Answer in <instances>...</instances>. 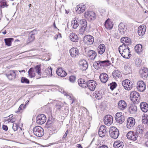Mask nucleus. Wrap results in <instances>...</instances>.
<instances>
[{"instance_id": "1", "label": "nucleus", "mask_w": 148, "mask_h": 148, "mask_svg": "<svg viewBox=\"0 0 148 148\" xmlns=\"http://www.w3.org/2000/svg\"><path fill=\"white\" fill-rule=\"evenodd\" d=\"M131 100L134 103L138 104L140 102V97L139 94L136 91H133L130 94Z\"/></svg>"}, {"instance_id": "2", "label": "nucleus", "mask_w": 148, "mask_h": 148, "mask_svg": "<svg viewBox=\"0 0 148 148\" xmlns=\"http://www.w3.org/2000/svg\"><path fill=\"white\" fill-rule=\"evenodd\" d=\"M109 133L110 136L114 139H116L119 136V134L118 130L114 127H110Z\"/></svg>"}, {"instance_id": "3", "label": "nucleus", "mask_w": 148, "mask_h": 148, "mask_svg": "<svg viewBox=\"0 0 148 148\" xmlns=\"http://www.w3.org/2000/svg\"><path fill=\"white\" fill-rule=\"evenodd\" d=\"M33 132L35 135L39 137L43 136L44 134V130L40 126H36L34 127Z\"/></svg>"}, {"instance_id": "4", "label": "nucleus", "mask_w": 148, "mask_h": 148, "mask_svg": "<svg viewBox=\"0 0 148 148\" xmlns=\"http://www.w3.org/2000/svg\"><path fill=\"white\" fill-rule=\"evenodd\" d=\"M124 114L121 112H118L115 115V119L118 123L122 124L124 122L125 118Z\"/></svg>"}, {"instance_id": "5", "label": "nucleus", "mask_w": 148, "mask_h": 148, "mask_svg": "<svg viewBox=\"0 0 148 148\" xmlns=\"http://www.w3.org/2000/svg\"><path fill=\"white\" fill-rule=\"evenodd\" d=\"M122 85L125 89L129 90L132 88L133 84L131 81L126 79L122 82Z\"/></svg>"}, {"instance_id": "6", "label": "nucleus", "mask_w": 148, "mask_h": 148, "mask_svg": "<svg viewBox=\"0 0 148 148\" xmlns=\"http://www.w3.org/2000/svg\"><path fill=\"white\" fill-rule=\"evenodd\" d=\"M84 16L88 20L90 21L94 20L96 18L95 13L92 11H88L85 13Z\"/></svg>"}, {"instance_id": "7", "label": "nucleus", "mask_w": 148, "mask_h": 148, "mask_svg": "<svg viewBox=\"0 0 148 148\" xmlns=\"http://www.w3.org/2000/svg\"><path fill=\"white\" fill-rule=\"evenodd\" d=\"M86 87L91 91H94L97 86L96 82L94 80H90L87 81Z\"/></svg>"}, {"instance_id": "8", "label": "nucleus", "mask_w": 148, "mask_h": 148, "mask_svg": "<svg viewBox=\"0 0 148 148\" xmlns=\"http://www.w3.org/2000/svg\"><path fill=\"white\" fill-rule=\"evenodd\" d=\"M94 40V38L92 36L87 35L84 36L83 41L85 44L89 45L93 43Z\"/></svg>"}, {"instance_id": "9", "label": "nucleus", "mask_w": 148, "mask_h": 148, "mask_svg": "<svg viewBox=\"0 0 148 148\" xmlns=\"http://www.w3.org/2000/svg\"><path fill=\"white\" fill-rule=\"evenodd\" d=\"M135 124V120L134 118L130 117L128 118L127 120L126 126L129 129H132Z\"/></svg>"}, {"instance_id": "10", "label": "nucleus", "mask_w": 148, "mask_h": 148, "mask_svg": "<svg viewBox=\"0 0 148 148\" xmlns=\"http://www.w3.org/2000/svg\"><path fill=\"white\" fill-rule=\"evenodd\" d=\"M97 56V53L95 51L89 50L87 53V57L90 60H94Z\"/></svg>"}, {"instance_id": "11", "label": "nucleus", "mask_w": 148, "mask_h": 148, "mask_svg": "<svg viewBox=\"0 0 148 148\" xmlns=\"http://www.w3.org/2000/svg\"><path fill=\"white\" fill-rule=\"evenodd\" d=\"M127 137L129 139L135 140L137 139L138 135L135 132L131 131L127 134Z\"/></svg>"}, {"instance_id": "12", "label": "nucleus", "mask_w": 148, "mask_h": 148, "mask_svg": "<svg viewBox=\"0 0 148 148\" xmlns=\"http://www.w3.org/2000/svg\"><path fill=\"white\" fill-rule=\"evenodd\" d=\"M103 121L105 125L110 126L113 123V117L110 115H107L105 116Z\"/></svg>"}, {"instance_id": "13", "label": "nucleus", "mask_w": 148, "mask_h": 148, "mask_svg": "<svg viewBox=\"0 0 148 148\" xmlns=\"http://www.w3.org/2000/svg\"><path fill=\"white\" fill-rule=\"evenodd\" d=\"M137 88L138 91L143 92L146 89V85L142 81H138L137 83Z\"/></svg>"}, {"instance_id": "14", "label": "nucleus", "mask_w": 148, "mask_h": 148, "mask_svg": "<svg viewBox=\"0 0 148 148\" xmlns=\"http://www.w3.org/2000/svg\"><path fill=\"white\" fill-rule=\"evenodd\" d=\"M46 118L44 114L38 115L36 117V122L39 124H42L46 121Z\"/></svg>"}, {"instance_id": "15", "label": "nucleus", "mask_w": 148, "mask_h": 148, "mask_svg": "<svg viewBox=\"0 0 148 148\" xmlns=\"http://www.w3.org/2000/svg\"><path fill=\"white\" fill-rule=\"evenodd\" d=\"M118 30L121 34L123 35L127 32V27L123 23H120L118 26Z\"/></svg>"}, {"instance_id": "16", "label": "nucleus", "mask_w": 148, "mask_h": 148, "mask_svg": "<svg viewBox=\"0 0 148 148\" xmlns=\"http://www.w3.org/2000/svg\"><path fill=\"white\" fill-rule=\"evenodd\" d=\"M146 27L145 25H142L140 26L138 28V33L140 36H143L146 31Z\"/></svg>"}, {"instance_id": "17", "label": "nucleus", "mask_w": 148, "mask_h": 148, "mask_svg": "<svg viewBox=\"0 0 148 148\" xmlns=\"http://www.w3.org/2000/svg\"><path fill=\"white\" fill-rule=\"evenodd\" d=\"M107 128L106 126L104 125L101 126L99 130V136L101 137H103L106 133Z\"/></svg>"}, {"instance_id": "18", "label": "nucleus", "mask_w": 148, "mask_h": 148, "mask_svg": "<svg viewBox=\"0 0 148 148\" xmlns=\"http://www.w3.org/2000/svg\"><path fill=\"white\" fill-rule=\"evenodd\" d=\"M75 9L77 13L81 14L85 10V5L83 3L79 4L77 6Z\"/></svg>"}, {"instance_id": "19", "label": "nucleus", "mask_w": 148, "mask_h": 148, "mask_svg": "<svg viewBox=\"0 0 148 148\" xmlns=\"http://www.w3.org/2000/svg\"><path fill=\"white\" fill-rule=\"evenodd\" d=\"M140 73L143 79L146 78L148 75V69L145 67L142 68L140 71Z\"/></svg>"}, {"instance_id": "20", "label": "nucleus", "mask_w": 148, "mask_h": 148, "mask_svg": "<svg viewBox=\"0 0 148 148\" xmlns=\"http://www.w3.org/2000/svg\"><path fill=\"white\" fill-rule=\"evenodd\" d=\"M70 53L71 57L75 58L78 56L79 53L77 48L73 47L70 50Z\"/></svg>"}, {"instance_id": "21", "label": "nucleus", "mask_w": 148, "mask_h": 148, "mask_svg": "<svg viewBox=\"0 0 148 148\" xmlns=\"http://www.w3.org/2000/svg\"><path fill=\"white\" fill-rule=\"evenodd\" d=\"M17 71L16 70H11L6 74V76L10 80L14 79L16 76V72Z\"/></svg>"}, {"instance_id": "22", "label": "nucleus", "mask_w": 148, "mask_h": 148, "mask_svg": "<svg viewBox=\"0 0 148 148\" xmlns=\"http://www.w3.org/2000/svg\"><path fill=\"white\" fill-rule=\"evenodd\" d=\"M127 106L126 102L123 100H121L118 103V107L119 109L122 110L125 109Z\"/></svg>"}, {"instance_id": "23", "label": "nucleus", "mask_w": 148, "mask_h": 148, "mask_svg": "<svg viewBox=\"0 0 148 148\" xmlns=\"http://www.w3.org/2000/svg\"><path fill=\"white\" fill-rule=\"evenodd\" d=\"M80 21L77 18L75 17L73 19L71 23V26L74 29H76L78 26Z\"/></svg>"}, {"instance_id": "24", "label": "nucleus", "mask_w": 148, "mask_h": 148, "mask_svg": "<svg viewBox=\"0 0 148 148\" xmlns=\"http://www.w3.org/2000/svg\"><path fill=\"white\" fill-rule=\"evenodd\" d=\"M99 78L102 83H105L108 80V77L106 73H103L100 74Z\"/></svg>"}, {"instance_id": "25", "label": "nucleus", "mask_w": 148, "mask_h": 148, "mask_svg": "<svg viewBox=\"0 0 148 148\" xmlns=\"http://www.w3.org/2000/svg\"><path fill=\"white\" fill-rule=\"evenodd\" d=\"M56 72L58 76L61 77H65L67 74V73L62 68H58Z\"/></svg>"}, {"instance_id": "26", "label": "nucleus", "mask_w": 148, "mask_h": 148, "mask_svg": "<svg viewBox=\"0 0 148 148\" xmlns=\"http://www.w3.org/2000/svg\"><path fill=\"white\" fill-rule=\"evenodd\" d=\"M105 49V45L103 44H100L97 48L98 53L99 54L102 55L104 52Z\"/></svg>"}, {"instance_id": "27", "label": "nucleus", "mask_w": 148, "mask_h": 148, "mask_svg": "<svg viewBox=\"0 0 148 148\" xmlns=\"http://www.w3.org/2000/svg\"><path fill=\"white\" fill-rule=\"evenodd\" d=\"M140 107L142 111L144 112H147L148 110V104L145 102H142L140 104Z\"/></svg>"}, {"instance_id": "28", "label": "nucleus", "mask_w": 148, "mask_h": 148, "mask_svg": "<svg viewBox=\"0 0 148 148\" xmlns=\"http://www.w3.org/2000/svg\"><path fill=\"white\" fill-rule=\"evenodd\" d=\"M122 51V53L120 52V54L121 56L124 58H127V56L130 57V48H127L125 49H124Z\"/></svg>"}, {"instance_id": "29", "label": "nucleus", "mask_w": 148, "mask_h": 148, "mask_svg": "<svg viewBox=\"0 0 148 148\" xmlns=\"http://www.w3.org/2000/svg\"><path fill=\"white\" fill-rule=\"evenodd\" d=\"M80 69L83 71H85L88 67V63L85 60H82L80 63Z\"/></svg>"}, {"instance_id": "30", "label": "nucleus", "mask_w": 148, "mask_h": 148, "mask_svg": "<svg viewBox=\"0 0 148 148\" xmlns=\"http://www.w3.org/2000/svg\"><path fill=\"white\" fill-rule=\"evenodd\" d=\"M137 107L134 104H132L129 107V112L130 114H135L137 110Z\"/></svg>"}, {"instance_id": "31", "label": "nucleus", "mask_w": 148, "mask_h": 148, "mask_svg": "<svg viewBox=\"0 0 148 148\" xmlns=\"http://www.w3.org/2000/svg\"><path fill=\"white\" fill-rule=\"evenodd\" d=\"M104 23V25L107 29H110L112 28L113 24L109 18H108L106 21Z\"/></svg>"}, {"instance_id": "32", "label": "nucleus", "mask_w": 148, "mask_h": 148, "mask_svg": "<svg viewBox=\"0 0 148 148\" xmlns=\"http://www.w3.org/2000/svg\"><path fill=\"white\" fill-rule=\"evenodd\" d=\"M78 82L79 85L82 88H85L86 87V83L84 79L82 78H80L78 79Z\"/></svg>"}, {"instance_id": "33", "label": "nucleus", "mask_w": 148, "mask_h": 148, "mask_svg": "<svg viewBox=\"0 0 148 148\" xmlns=\"http://www.w3.org/2000/svg\"><path fill=\"white\" fill-rule=\"evenodd\" d=\"M113 146L114 148H123V143L120 141H116L114 142Z\"/></svg>"}, {"instance_id": "34", "label": "nucleus", "mask_w": 148, "mask_h": 148, "mask_svg": "<svg viewBox=\"0 0 148 148\" xmlns=\"http://www.w3.org/2000/svg\"><path fill=\"white\" fill-rule=\"evenodd\" d=\"M70 38L71 40L73 42H77L78 40V38L75 33H72L70 34Z\"/></svg>"}, {"instance_id": "35", "label": "nucleus", "mask_w": 148, "mask_h": 148, "mask_svg": "<svg viewBox=\"0 0 148 148\" xmlns=\"http://www.w3.org/2000/svg\"><path fill=\"white\" fill-rule=\"evenodd\" d=\"M8 5L5 0H0V11L1 13L2 12L1 8H4L5 7L7 8Z\"/></svg>"}, {"instance_id": "36", "label": "nucleus", "mask_w": 148, "mask_h": 148, "mask_svg": "<svg viewBox=\"0 0 148 148\" xmlns=\"http://www.w3.org/2000/svg\"><path fill=\"white\" fill-rule=\"evenodd\" d=\"M136 133L139 134H142L144 132V127L142 125H138L136 129Z\"/></svg>"}, {"instance_id": "37", "label": "nucleus", "mask_w": 148, "mask_h": 148, "mask_svg": "<svg viewBox=\"0 0 148 148\" xmlns=\"http://www.w3.org/2000/svg\"><path fill=\"white\" fill-rule=\"evenodd\" d=\"M112 75L114 79L119 78L122 76L121 73L118 70L114 71L112 73Z\"/></svg>"}, {"instance_id": "38", "label": "nucleus", "mask_w": 148, "mask_h": 148, "mask_svg": "<svg viewBox=\"0 0 148 148\" xmlns=\"http://www.w3.org/2000/svg\"><path fill=\"white\" fill-rule=\"evenodd\" d=\"M101 68L102 67L108 66L111 64L110 61L108 60L100 61Z\"/></svg>"}, {"instance_id": "39", "label": "nucleus", "mask_w": 148, "mask_h": 148, "mask_svg": "<svg viewBox=\"0 0 148 148\" xmlns=\"http://www.w3.org/2000/svg\"><path fill=\"white\" fill-rule=\"evenodd\" d=\"M57 103L55 106L57 110L61 111L64 107L63 106V103L59 101H57Z\"/></svg>"}, {"instance_id": "40", "label": "nucleus", "mask_w": 148, "mask_h": 148, "mask_svg": "<svg viewBox=\"0 0 148 148\" xmlns=\"http://www.w3.org/2000/svg\"><path fill=\"white\" fill-rule=\"evenodd\" d=\"M29 76L30 77L32 78L35 77V73L34 69L33 68H31L28 71Z\"/></svg>"}, {"instance_id": "41", "label": "nucleus", "mask_w": 148, "mask_h": 148, "mask_svg": "<svg viewBox=\"0 0 148 148\" xmlns=\"http://www.w3.org/2000/svg\"><path fill=\"white\" fill-rule=\"evenodd\" d=\"M142 47V45L141 44L136 45L134 48L135 51L138 53H140L143 50Z\"/></svg>"}, {"instance_id": "42", "label": "nucleus", "mask_w": 148, "mask_h": 148, "mask_svg": "<svg viewBox=\"0 0 148 148\" xmlns=\"http://www.w3.org/2000/svg\"><path fill=\"white\" fill-rule=\"evenodd\" d=\"M35 33H29L28 39L27 40V43H29L33 41L35 39L34 34Z\"/></svg>"}, {"instance_id": "43", "label": "nucleus", "mask_w": 148, "mask_h": 148, "mask_svg": "<svg viewBox=\"0 0 148 148\" xmlns=\"http://www.w3.org/2000/svg\"><path fill=\"white\" fill-rule=\"evenodd\" d=\"M94 95L97 99L99 100L102 98V93L99 91H95Z\"/></svg>"}, {"instance_id": "44", "label": "nucleus", "mask_w": 148, "mask_h": 148, "mask_svg": "<svg viewBox=\"0 0 148 148\" xmlns=\"http://www.w3.org/2000/svg\"><path fill=\"white\" fill-rule=\"evenodd\" d=\"M68 133V130H67L66 131L64 134L63 135L62 138V139H60V140L58 141L55 142V143H53V144H58L59 143L64 142V139L66 137Z\"/></svg>"}, {"instance_id": "45", "label": "nucleus", "mask_w": 148, "mask_h": 148, "mask_svg": "<svg viewBox=\"0 0 148 148\" xmlns=\"http://www.w3.org/2000/svg\"><path fill=\"white\" fill-rule=\"evenodd\" d=\"M123 44L122 45H121L119 46V51L120 53L121 51H122L124 49H125L127 48H128L127 45L126 44H125L124 42H123Z\"/></svg>"}, {"instance_id": "46", "label": "nucleus", "mask_w": 148, "mask_h": 148, "mask_svg": "<svg viewBox=\"0 0 148 148\" xmlns=\"http://www.w3.org/2000/svg\"><path fill=\"white\" fill-rule=\"evenodd\" d=\"M13 40V38H5L4 41L5 44V45L10 46L12 44V41Z\"/></svg>"}, {"instance_id": "47", "label": "nucleus", "mask_w": 148, "mask_h": 148, "mask_svg": "<svg viewBox=\"0 0 148 148\" xmlns=\"http://www.w3.org/2000/svg\"><path fill=\"white\" fill-rule=\"evenodd\" d=\"M34 69L35 71L40 76L41 75V68L40 66V65H37L35 66L34 68Z\"/></svg>"}, {"instance_id": "48", "label": "nucleus", "mask_w": 148, "mask_h": 148, "mask_svg": "<svg viewBox=\"0 0 148 148\" xmlns=\"http://www.w3.org/2000/svg\"><path fill=\"white\" fill-rule=\"evenodd\" d=\"M142 122L143 124H147L148 126V116L145 115L142 117Z\"/></svg>"}, {"instance_id": "49", "label": "nucleus", "mask_w": 148, "mask_h": 148, "mask_svg": "<svg viewBox=\"0 0 148 148\" xmlns=\"http://www.w3.org/2000/svg\"><path fill=\"white\" fill-rule=\"evenodd\" d=\"M100 61H95L93 64L94 67L96 69H98L101 68Z\"/></svg>"}, {"instance_id": "50", "label": "nucleus", "mask_w": 148, "mask_h": 148, "mask_svg": "<svg viewBox=\"0 0 148 148\" xmlns=\"http://www.w3.org/2000/svg\"><path fill=\"white\" fill-rule=\"evenodd\" d=\"M80 24L81 25V27L83 28H85L87 26V22L85 20H80Z\"/></svg>"}, {"instance_id": "51", "label": "nucleus", "mask_w": 148, "mask_h": 148, "mask_svg": "<svg viewBox=\"0 0 148 148\" xmlns=\"http://www.w3.org/2000/svg\"><path fill=\"white\" fill-rule=\"evenodd\" d=\"M121 40L122 42L123 41L125 42V43H127V44H126L127 45H129L130 42V39L127 37L121 38Z\"/></svg>"}, {"instance_id": "52", "label": "nucleus", "mask_w": 148, "mask_h": 148, "mask_svg": "<svg viewBox=\"0 0 148 148\" xmlns=\"http://www.w3.org/2000/svg\"><path fill=\"white\" fill-rule=\"evenodd\" d=\"M109 85L110 86V88L112 90L116 88L117 84L116 82H112L111 83H110V85L108 84V86Z\"/></svg>"}, {"instance_id": "53", "label": "nucleus", "mask_w": 148, "mask_h": 148, "mask_svg": "<svg viewBox=\"0 0 148 148\" xmlns=\"http://www.w3.org/2000/svg\"><path fill=\"white\" fill-rule=\"evenodd\" d=\"M142 60L140 58H137L136 59L135 64L137 67H140L141 66Z\"/></svg>"}, {"instance_id": "54", "label": "nucleus", "mask_w": 148, "mask_h": 148, "mask_svg": "<svg viewBox=\"0 0 148 148\" xmlns=\"http://www.w3.org/2000/svg\"><path fill=\"white\" fill-rule=\"evenodd\" d=\"M40 76L42 77H47L48 76L47 69L42 71L41 73V75Z\"/></svg>"}, {"instance_id": "55", "label": "nucleus", "mask_w": 148, "mask_h": 148, "mask_svg": "<svg viewBox=\"0 0 148 148\" xmlns=\"http://www.w3.org/2000/svg\"><path fill=\"white\" fill-rule=\"evenodd\" d=\"M21 82L23 83L28 84L29 83V80L24 77H22L21 80Z\"/></svg>"}, {"instance_id": "56", "label": "nucleus", "mask_w": 148, "mask_h": 148, "mask_svg": "<svg viewBox=\"0 0 148 148\" xmlns=\"http://www.w3.org/2000/svg\"><path fill=\"white\" fill-rule=\"evenodd\" d=\"M19 127V124L18 123H14L13 124L12 128L14 131L17 130Z\"/></svg>"}, {"instance_id": "57", "label": "nucleus", "mask_w": 148, "mask_h": 148, "mask_svg": "<svg viewBox=\"0 0 148 148\" xmlns=\"http://www.w3.org/2000/svg\"><path fill=\"white\" fill-rule=\"evenodd\" d=\"M47 71L48 73V76H50L52 75V68L51 67H48L47 69Z\"/></svg>"}, {"instance_id": "58", "label": "nucleus", "mask_w": 148, "mask_h": 148, "mask_svg": "<svg viewBox=\"0 0 148 148\" xmlns=\"http://www.w3.org/2000/svg\"><path fill=\"white\" fill-rule=\"evenodd\" d=\"M76 79V77L73 75H71L69 77V81L72 83H74Z\"/></svg>"}, {"instance_id": "59", "label": "nucleus", "mask_w": 148, "mask_h": 148, "mask_svg": "<svg viewBox=\"0 0 148 148\" xmlns=\"http://www.w3.org/2000/svg\"><path fill=\"white\" fill-rule=\"evenodd\" d=\"M24 105L23 104H21L20 106L19 107V108H18V110L17 111H16V112L18 113L19 112H21L23 111V110L24 109H23V106Z\"/></svg>"}, {"instance_id": "60", "label": "nucleus", "mask_w": 148, "mask_h": 148, "mask_svg": "<svg viewBox=\"0 0 148 148\" xmlns=\"http://www.w3.org/2000/svg\"><path fill=\"white\" fill-rule=\"evenodd\" d=\"M85 29V28H83V27H81V28L79 29V34H83L84 33Z\"/></svg>"}, {"instance_id": "61", "label": "nucleus", "mask_w": 148, "mask_h": 148, "mask_svg": "<svg viewBox=\"0 0 148 148\" xmlns=\"http://www.w3.org/2000/svg\"><path fill=\"white\" fill-rule=\"evenodd\" d=\"M99 11L101 15H103L106 14V12L103 9H100Z\"/></svg>"}, {"instance_id": "62", "label": "nucleus", "mask_w": 148, "mask_h": 148, "mask_svg": "<svg viewBox=\"0 0 148 148\" xmlns=\"http://www.w3.org/2000/svg\"><path fill=\"white\" fill-rule=\"evenodd\" d=\"M64 108V110L65 111H63V110H62V112H64L65 113H67L69 111V109L67 107H66V108H65L64 107H63V108Z\"/></svg>"}, {"instance_id": "63", "label": "nucleus", "mask_w": 148, "mask_h": 148, "mask_svg": "<svg viewBox=\"0 0 148 148\" xmlns=\"http://www.w3.org/2000/svg\"><path fill=\"white\" fill-rule=\"evenodd\" d=\"M2 128L3 130L5 131H7L8 130V127L6 125H3Z\"/></svg>"}, {"instance_id": "64", "label": "nucleus", "mask_w": 148, "mask_h": 148, "mask_svg": "<svg viewBox=\"0 0 148 148\" xmlns=\"http://www.w3.org/2000/svg\"><path fill=\"white\" fill-rule=\"evenodd\" d=\"M99 148H108V147L106 145H103L102 146H100Z\"/></svg>"}]
</instances>
